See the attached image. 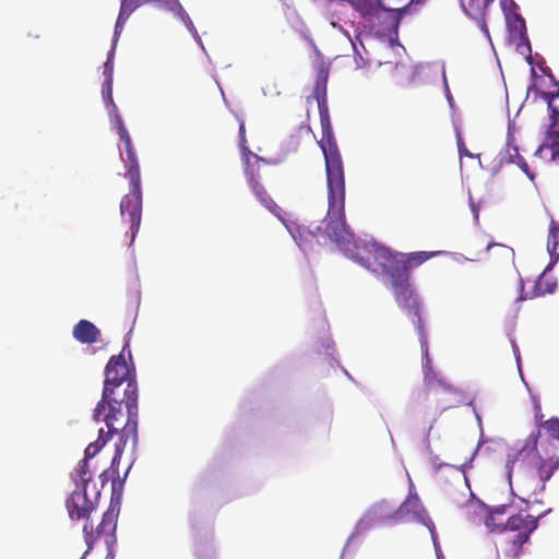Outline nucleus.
Segmentation results:
<instances>
[{"label": "nucleus", "mask_w": 559, "mask_h": 559, "mask_svg": "<svg viewBox=\"0 0 559 559\" xmlns=\"http://www.w3.org/2000/svg\"><path fill=\"white\" fill-rule=\"evenodd\" d=\"M501 8L507 16V14H514L512 11L516 8V3L513 0H501Z\"/></svg>", "instance_id": "nucleus-33"}, {"label": "nucleus", "mask_w": 559, "mask_h": 559, "mask_svg": "<svg viewBox=\"0 0 559 559\" xmlns=\"http://www.w3.org/2000/svg\"><path fill=\"white\" fill-rule=\"evenodd\" d=\"M114 127L117 129V133L119 135V140L123 142L124 152H126V177L129 180H141L139 160L136 159L135 152L132 145V140L130 133H128L123 121L120 116L116 117V120L111 121Z\"/></svg>", "instance_id": "nucleus-13"}, {"label": "nucleus", "mask_w": 559, "mask_h": 559, "mask_svg": "<svg viewBox=\"0 0 559 559\" xmlns=\"http://www.w3.org/2000/svg\"><path fill=\"white\" fill-rule=\"evenodd\" d=\"M329 78V67L325 62L320 61L317 67V78L312 98L317 99L318 106L328 105L326 102V83Z\"/></svg>", "instance_id": "nucleus-20"}, {"label": "nucleus", "mask_w": 559, "mask_h": 559, "mask_svg": "<svg viewBox=\"0 0 559 559\" xmlns=\"http://www.w3.org/2000/svg\"><path fill=\"white\" fill-rule=\"evenodd\" d=\"M100 335L98 328L87 320H81L73 326V337L81 344H95Z\"/></svg>", "instance_id": "nucleus-18"}, {"label": "nucleus", "mask_w": 559, "mask_h": 559, "mask_svg": "<svg viewBox=\"0 0 559 559\" xmlns=\"http://www.w3.org/2000/svg\"><path fill=\"white\" fill-rule=\"evenodd\" d=\"M539 428L546 430L547 435L550 436V445L552 448L559 447V419L557 417H551L544 423L539 424Z\"/></svg>", "instance_id": "nucleus-25"}, {"label": "nucleus", "mask_w": 559, "mask_h": 559, "mask_svg": "<svg viewBox=\"0 0 559 559\" xmlns=\"http://www.w3.org/2000/svg\"><path fill=\"white\" fill-rule=\"evenodd\" d=\"M247 156H252L253 160L250 158H247L246 162V178L247 182L249 185V188H251L253 194L258 200L261 202L262 206L269 210L270 213L277 216L282 219L281 213L282 209L280 205L275 203L273 199L267 194V191L265 188H263L261 183V176L260 170L262 165H267V162L260 157L258 154L249 153Z\"/></svg>", "instance_id": "nucleus-9"}, {"label": "nucleus", "mask_w": 559, "mask_h": 559, "mask_svg": "<svg viewBox=\"0 0 559 559\" xmlns=\"http://www.w3.org/2000/svg\"><path fill=\"white\" fill-rule=\"evenodd\" d=\"M114 64H112V55H109L108 60L104 63V76L105 80H112Z\"/></svg>", "instance_id": "nucleus-31"}, {"label": "nucleus", "mask_w": 559, "mask_h": 559, "mask_svg": "<svg viewBox=\"0 0 559 559\" xmlns=\"http://www.w3.org/2000/svg\"><path fill=\"white\" fill-rule=\"evenodd\" d=\"M136 401L139 399H134L133 411L128 403V396L123 393H110L107 397H105V393L102 394V400L97 402L92 418L97 423L104 421L106 430H98L97 440L88 444V457L96 456L114 436H119V441L116 444H123L126 449L127 443L131 442L134 448L136 428L139 427V404Z\"/></svg>", "instance_id": "nucleus-2"}, {"label": "nucleus", "mask_w": 559, "mask_h": 559, "mask_svg": "<svg viewBox=\"0 0 559 559\" xmlns=\"http://www.w3.org/2000/svg\"><path fill=\"white\" fill-rule=\"evenodd\" d=\"M543 418L539 405H535V420L540 421Z\"/></svg>", "instance_id": "nucleus-35"}, {"label": "nucleus", "mask_w": 559, "mask_h": 559, "mask_svg": "<svg viewBox=\"0 0 559 559\" xmlns=\"http://www.w3.org/2000/svg\"><path fill=\"white\" fill-rule=\"evenodd\" d=\"M102 94L104 98V103L107 109H109V115L111 121L115 120L117 116H119L117 105L112 99V79H105L102 86Z\"/></svg>", "instance_id": "nucleus-23"}, {"label": "nucleus", "mask_w": 559, "mask_h": 559, "mask_svg": "<svg viewBox=\"0 0 559 559\" xmlns=\"http://www.w3.org/2000/svg\"><path fill=\"white\" fill-rule=\"evenodd\" d=\"M556 92H544V97L547 100L548 110L551 112L552 127L559 117V83L555 82Z\"/></svg>", "instance_id": "nucleus-26"}, {"label": "nucleus", "mask_w": 559, "mask_h": 559, "mask_svg": "<svg viewBox=\"0 0 559 559\" xmlns=\"http://www.w3.org/2000/svg\"><path fill=\"white\" fill-rule=\"evenodd\" d=\"M539 430L532 432L531 436L526 437L522 449L518 450L516 453L510 454L508 462H506V471H508V477L511 480L514 466L519 462L525 463L534 459L540 460L546 457V452L551 454H559V447L552 448L549 445V441L540 444L538 450Z\"/></svg>", "instance_id": "nucleus-10"}, {"label": "nucleus", "mask_w": 559, "mask_h": 559, "mask_svg": "<svg viewBox=\"0 0 559 559\" xmlns=\"http://www.w3.org/2000/svg\"><path fill=\"white\" fill-rule=\"evenodd\" d=\"M124 449L126 448L123 447V444H116V452H114V456L111 459V464L109 468H106L100 474V481L103 487L107 484V481L111 479L112 490H115V487L117 486L118 483L117 479L119 478L118 466L121 455H123Z\"/></svg>", "instance_id": "nucleus-21"}, {"label": "nucleus", "mask_w": 559, "mask_h": 559, "mask_svg": "<svg viewBox=\"0 0 559 559\" xmlns=\"http://www.w3.org/2000/svg\"><path fill=\"white\" fill-rule=\"evenodd\" d=\"M532 74H533V76H535V71H534V69H533V68H532Z\"/></svg>", "instance_id": "nucleus-40"}, {"label": "nucleus", "mask_w": 559, "mask_h": 559, "mask_svg": "<svg viewBox=\"0 0 559 559\" xmlns=\"http://www.w3.org/2000/svg\"><path fill=\"white\" fill-rule=\"evenodd\" d=\"M413 323L416 325V330L419 336V343H421L423 350V372H424V386L427 397H432L437 401L441 411H445L450 407V404L444 400H441V395H455L456 390L451 382H448L444 377L439 374L438 371L433 370L431 357L428 355V342L425 332V326L420 314L413 317Z\"/></svg>", "instance_id": "nucleus-6"}, {"label": "nucleus", "mask_w": 559, "mask_h": 559, "mask_svg": "<svg viewBox=\"0 0 559 559\" xmlns=\"http://www.w3.org/2000/svg\"><path fill=\"white\" fill-rule=\"evenodd\" d=\"M126 348L127 345H124L122 353L110 357L108 364H106L103 393H105V397L112 393L129 396V404L134 412V399H139V388L136 386L133 365L130 367L126 362Z\"/></svg>", "instance_id": "nucleus-5"}, {"label": "nucleus", "mask_w": 559, "mask_h": 559, "mask_svg": "<svg viewBox=\"0 0 559 559\" xmlns=\"http://www.w3.org/2000/svg\"><path fill=\"white\" fill-rule=\"evenodd\" d=\"M402 510L413 511L415 514H419L424 512L423 504L419 501L418 496H408L405 502L402 504Z\"/></svg>", "instance_id": "nucleus-28"}, {"label": "nucleus", "mask_w": 559, "mask_h": 559, "mask_svg": "<svg viewBox=\"0 0 559 559\" xmlns=\"http://www.w3.org/2000/svg\"><path fill=\"white\" fill-rule=\"evenodd\" d=\"M432 255V252L427 251L412 252L408 254L403 253V261H405L406 267H408V283H411V269L423 264Z\"/></svg>", "instance_id": "nucleus-24"}, {"label": "nucleus", "mask_w": 559, "mask_h": 559, "mask_svg": "<svg viewBox=\"0 0 559 559\" xmlns=\"http://www.w3.org/2000/svg\"><path fill=\"white\" fill-rule=\"evenodd\" d=\"M120 217L130 224L131 243L139 233L142 213L141 180H130V193L120 200Z\"/></svg>", "instance_id": "nucleus-11"}, {"label": "nucleus", "mask_w": 559, "mask_h": 559, "mask_svg": "<svg viewBox=\"0 0 559 559\" xmlns=\"http://www.w3.org/2000/svg\"><path fill=\"white\" fill-rule=\"evenodd\" d=\"M239 136H240V145L242 148V156H246V159H247L250 157V156H247V154L252 153V152L247 148L246 127H243L242 122L240 123V127H239Z\"/></svg>", "instance_id": "nucleus-30"}, {"label": "nucleus", "mask_w": 559, "mask_h": 559, "mask_svg": "<svg viewBox=\"0 0 559 559\" xmlns=\"http://www.w3.org/2000/svg\"><path fill=\"white\" fill-rule=\"evenodd\" d=\"M535 156L548 163L559 160V132L550 130L547 132L544 142L535 151Z\"/></svg>", "instance_id": "nucleus-17"}, {"label": "nucleus", "mask_w": 559, "mask_h": 559, "mask_svg": "<svg viewBox=\"0 0 559 559\" xmlns=\"http://www.w3.org/2000/svg\"><path fill=\"white\" fill-rule=\"evenodd\" d=\"M559 467V454L546 452V457L538 460L537 472L525 469V463L519 462L513 473L516 474L519 490L526 496L537 495L545 490L546 483L551 479L555 471Z\"/></svg>", "instance_id": "nucleus-7"}, {"label": "nucleus", "mask_w": 559, "mask_h": 559, "mask_svg": "<svg viewBox=\"0 0 559 559\" xmlns=\"http://www.w3.org/2000/svg\"><path fill=\"white\" fill-rule=\"evenodd\" d=\"M547 250L552 258L559 259V226H551L547 237Z\"/></svg>", "instance_id": "nucleus-27"}, {"label": "nucleus", "mask_w": 559, "mask_h": 559, "mask_svg": "<svg viewBox=\"0 0 559 559\" xmlns=\"http://www.w3.org/2000/svg\"><path fill=\"white\" fill-rule=\"evenodd\" d=\"M542 284H543V283H542V281H539V282L537 283V285H535V295H537V296H538V295H544V294H546V293H548V294L554 293V290H555V284H547V287H546L545 289H544V288H542Z\"/></svg>", "instance_id": "nucleus-34"}, {"label": "nucleus", "mask_w": 559, "mask_h": 559, "mask_svg": "<svg viewBox=\"0 0 559 559\" xmlns=\"http://www.w3.org/2000/svg\"><path fill=\"white\" fill-rule=\"evenodd\" d=\"M425 0H409L405 5L395 9L385 8L381 0H356L362 15H372L378 11L394 12L397 19H401L405 14L406 10L412 3H423Z\"/></svg>", "instance_id": "nucleus-15"}, {"label": "nucleus", "mask_w": 559, "mask_h": 559, "mask_svg": "<svg viewBox=\"0 0 559 559\" xmlns=\"http://www.w3.org/2000/svg\"><path fill=\"white\" fill-rule=\"evenodd\" d=\"M88 487H76L67 500V509L70 519L81 521L88 520L90 514L97 507L99 490L95 489L94 497L90 498L86 490Z\"/></svg>", "instance_id": "nucleus-12"}, {"label": "nucleus", "mask_w": 559, "mask_h": 559, "mask_svg": "<svg viewBox=\"0 0 559 559\" xmlns=\"http://www.w3.org/2000/svg\"><path fill=\"white\" fill-rule=\"evenodd\" d=\"M385 506L384 504H378L376 508H374V512H382V509H384Z\"/></svg>", "instance_id": "nucleus-38"}, {"label": "nucleus", "mask_w": 559, "mask_h": 559, "mask_svg": "<svg viewBox=\"0 0 559 559\" xmlns=\"http://www.w3.org/2000/svg\"><path fill=\"white\" fill-rule=\"evenodd\" d=\"M501 160L503 163L519 166V168L522 169L532 181L534 180V174L531 171L530 166L526 164L524 157L520 155L516 140L511 133H509L508 141H506L504 153L501 157Z\"/></svg>", "instance_id": "nucleus-16"}, {"label": "nucleus", "mask_w": 559, "mask_h": 559, "mask_svg": "<svg viewBox=\"0 0 559 559\" xmlns=\"http://www.w3.org/2000/svg\"><path fill=\"white\" fill-rule=\"evenodd\" d=\"M423 521H424L425 526H427L428 531H430L433 545L437 546L438 545V536L436 535L435 525H433L432 520L430 518H426Z\"/></svg>", "instance_id": "nucleus-32"}, {"label": "nucleus", "mask_w": 559, "mask_h": 559, "mask_svg": "<svg viewBox=\"0 0 559 559\" xmlns=\"http://www.w3.org/2000/svg\"><path fill=\"white\" fill-rule=\"evenodd\" d=\"M506 23H508V28L510 32V37L513 40H518V51L522 55H526V60H528L530 63H532V48L530 40L526 37L525 31V21L520 14L508 13V16H506Z\"/></svg>", "instance_id": "nucleus-14"}, {"label": "nucleus", "mask_w": 559, "mask_h": 559, "mask_svg": "<svg viewBox=\"0 0 559 559\" xmlns=\"http://www.w3.org/2000/svg\"><path fill=\"white\" fill-rule=\"evenodd\" d=\"M145 3H148V1L120 0V8L116 22V27H114V44L117 43L120 33L123 31L127 20L130 19L131 14L135 11V9Z\"/></svg>", "instance_id": "nucleus-19"}, {"label": "nucleus", "mask_w": 559, "mask_h": 559, "mask_svg": "<svg viewBox=\"0 0 559 559\" xmlns=\"http://www.w3.org/2000/svg\"><path fill=\"white\" fill-rule=\"evenodd\" d=\"M328 235L337 242L340 248L356 263H359L374 274H384L390 278L394 298L399 307L409 309L413 317L420 316L418 297L407 282V267L403 253L392 251L379 242H353L354 235L349 231L345 215L338 218L337 214L326 213Z\"/></svg>", "instance_id": "nucleus-1"}, {"label": "nucleus", "mask_w": 559, "mask_h": 559, "mask_svg": "<svg viewBox=\"0 0 559 559\" xmlns=\"http://www.w3.org/2000/svg\"><path fill=\"white\" fill-rule=\"evenodd\" d=\"M92 457L86 456V449L84 450V459L78 464L75 469V485L76 487H88L92 479L88 461Z\"/></svg>", "instance_id": "nucleus-22"}, {"label": "nucleus", "mask_w": 559, "mask_h": 559, "mask_svg": "<svg viewBox=\"0 0 559 559\" xmlns=\"http://www.w3.org/2000/svg\"><path fill=\"white\" fill-rule=\"evenodd\" d=\"M118 514L119 510L110 506V508L103 514V520L100 524L96 526V530H94L88 522L84 523L83 537L85 545H87L85 554L92 549L97 540L100 539L104 540L109 554L111 552L114 545L117 544V536L115 535V532L117 531Z\"/></svg>", "instance_id": "nucleus-8"}, {"label": "nucleus", "mask_w": 559, "mask_h": 559, "mask_svg": "<svg viewBox=\"0 0 559 559\" xmlns=\"http://www.w3.org/2000/svg\"><path fill=\"white\" fill-rule=\"evenodd\" d=\"M460 154H461V156H462V155L469 156V153H468V151L466 150V147H463V146H461V145H460Z\"/></svg>", "instance_id": "nucleus-37"}, {"label": "nucleus", "mask_w": 559, "mask_h": 559, "mask_svg": "<svg viewBox=\"0 0 559 559\" xmlns=\"http://www.w3.org/2000/svg\"><path fill=\"white\" fill-rule=\"evenodd\" d=\"M320 126H322V140L318 141L322 150L325 163L328 201H330V213L343 216V202L346 198L345 169L335 141L331 118L329 117L328 105L318 106Z\"/></svg>", "instance_id": "nucleus-3"}, {"label": "nucleus", "mask_w": 559, "mask_h": 559, "mask_svg": "<svg viewBox=\"0 0 559 559\" xmlns=\"http://www.w3.org/2000/svg\"><path fill=\"white\" fill-rule=\"evenodd\" d=\"M148 3H168L170 0H145Z\"/></svg>", "instance_id": "nucleus-36"}, {"label": "nucleus", "mask_w": 559, "mask_h": 559, "mask_svg": "<svg viewBox=\"0 0 559 559\" xmlns=\"http://www.w3.org/2000/svg\"><path fill=\"white\" fill-rule=\"evenodd\" d=\"M484 32L488 34V29L484 26L483 27Z\"/></svg>", "instance_id": "nucleus-39"}, {"label": "nucleus", "mask_w": 559, "mask_h": 559, "mask_svg": "<svg viewBox=\"0 0 559 559\" xmlns=\"http://www.w3.org/2000/svg\"><path fill=\"white\" fill-rule=\"evenodd\" d=\"M539 516L516 513L506 521L496 542L498 559H518L524 544L538 527Z\"/></svg>", "instance_id": "nucleus-4"}, {"label": "nucleus", "mask_w": 559, "mask_h": 559, "mask_svg": "<svg viewBox=\"0 0 559 559\" xmlns=\"http://www.w3.org/2000/svg\"><path fill=\"white\" fill-rule=\"evenodd\" d=\"M502 513H503L502 509L495 510L490 514H488L487 518H485L484 524H485V527H487L489 532L493 533L497 530L498 531L501 530L502 526L496 523V515L502 514Z\"/></svg>", "instance_id": "nucleus-29"}]
</instances>
